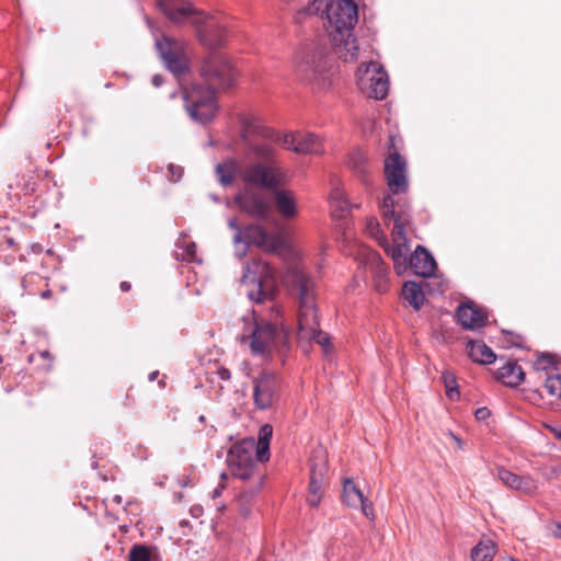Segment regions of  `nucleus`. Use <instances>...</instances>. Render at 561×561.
I'll return each mask as SVG.
<instances>
[{
	"label": "nucleus",
	"mask_w": 561,
	"mask_h": 561,
	"mask_svg": "<svg viewBox=\"0 0 561 561\" xmlns=\"http://www.w3.org/2000/svg\"><path fill=\"white\" fill-rule=\"evenodd\" d=\"M497 478L505 486L524 495L534 496L538 493V481L531 476H518L501 467L497 469Z\"/></svg>",
	"instance_id": "6ab92c4d"
},
{
	"label": "nucleus",
	"mask_w": 561,
	"mask_h": 561,
	"mask_svg": "<svg viewBox=\"0 0 561 561\" xmlns=\"http://www.w3.org/2000/svg\"><path fill=\"white\" fill-rule=\"evenodd\" d=\"M151 82L156 88H159L163 83V77L161 75H154Z\"/></svg>",
	"instance_id": "a18cd8bd"
},
{
	"label": "nucleus",
	"mask_w": 561,
	"mask_h": 561,
	"mask_svg": "<svg viewBox=\"0 0 561 561\" xmlns=\"http://www.w3.org/2000/svg\"><path fill=\"white\" fill-rule=\"evenodd\" d=\"M408 267H410L415 275L430 277L434 274L436 262L424 247L417 245L410 259H407V268Z\"/></svg>",
	"instance_id": "aec40b11"
},
{
	"label": "nucleus",
	"mask_w": 561,
	"mask_h": 561,
	"mask_svg": "<svg viewBox=\"0 0 561 561\" xmlns=\"http://www.w3.org/2000/svg\"><path fill=\"white\" fill-rule=\"evenodd\" d=\"M119 287L123 291H128L130 289V284L128 282H122Z\"/></svg>",
	"instance_id": "09e8293b"
},
{
	"label": "nucleus",
	"mask_w": 561,
	"mask_h": 561,
	"mask_svg": "<svg viewBox=\"0 0 561 561\" xmlns=\"http://www.w3.org/2000/svg\"><path fill=\"white\" fill-rule=\"evenodd\" d=\"M41 357L42 358H49L50 357V354L48 351H43L39 353Z\"/></svg>",
	"instance_id": "603ef678"
},
{
	"label": "nucleus",
	"mask_w": 561,
	"mask_h": 561,
	"mask_svg": "<svg viewBox=\"0 0 561 561\" xmlns=\"http://www.w3.org/2000/svg\"><path fill=\"white\" fill-rule=\"evenodd\" d=\"M467 347L469 357L478 364L489 365L496 358L492 348L482 341H469Z\"/></svg>",
	"instance_id": "393cba45"
},
{
	"label": "nucleus",
	"mask_w": 561,
	"mask_h": 561,
	"mask_svg": "<svg viewBox=\"0 0 561 561\" xmlns=\"http://www.w3.org/2000/svg\"><path fill=\"white\" fill-rule=\"evenodd\" d=\"M240 135L247 141L251 136H260L262 141H249L250 153L264 161H273L277 147H284L296 153L320 154L324 151L322 140L312 133L295 131L280 135L262 124L256 116H245L241 119Z\"/></svg>",
	"instance_id": "f257e3e1"
},
{
	"label": "nucleus",
	"mask_w": 561,
	"mask_h": 561,
	"mask_svg": "<svg viewBox=\"0 0 561 561\" xmlns=\"http://www.w3.org/2000/svg\"><path fill=\"white\" fill-rule=\"evenodd\" d=\"M360 508H362V512L363 514L369 518V519H374L375 515H374V508H373V505L371 503H369L367 501V499L364 496L363 497V502L359 503Z\"/></svg>",
	"instance_id": "e433bc0d"
},
{
	"label": "nucleus",
	"mask_w": 561,
	"mask_h": 561,
	"mask_svg": "<svg viewBox=\"0 0 561 561\" xmlns=\"http://www.w3.org/2000/svg\"><path fill=\"white\" fill-rule=\"evenodd\" d=\"M240 341L249 343L253 355L267 357L274 352H280L287 345L288 334L282 323L255 319L249 329V334H243Z\"/></svg>",
	"instance_id": "423d86ee"
},
{
	"label": "nucleus",
	"mask_w": 561,
	"mask_h": 561,
	"mask_svg": "<svg viewBox=\"0 0 561 561\" xmlns=\"http://www.w3.org/2000/svg\"><path fill=\"white\" fill-rule=\"evenodd\" d=\"M546 363H547V364H550V359L548 358V356H542V357H539V358L537 359V362H536V366H537L538 368H542V369H545V368H546V366H545V364H546Z\"/></svg>",
	"instance_id": "c03bdc74"
},
{
	"label": "nucleus",
	"mask_w": 561,
	"mask_h": 561,
	"mask_svg": "<svg viewBox=\"0 0 561 561\" xmlns=\"http://www.w3.org/2000/svg\"><path fill=\"white\" fill-rule=\"evenodd\" d=\"M364 494L350 478L343 483V500L351 507H358L363 502Z\"/></svg>",
	"instance_id": "7c9ffc66"
},
{
	"label": "nucleus",
	"mask_w": 561,
	"mask_h": 561,
	"mask_svg": "<svg viewBox=\"0 0 561 561\" xmlns=\"http://www.w3.org/2000/svg\"><path fill=\"white\" fill-rule=\"evenodd\" d=\"M190 513L194 518H198L203 515L204 510L201 505H194L191 507Z\"/></svg>",
	"instance_id": "a19ab883"
},
{
	"label": "nucleus",
	"mask_w": 561,
	"mask_h": 561,
	"mask_svg": "<svg viewBox=\"0 0 561 561\" xmlns=\"http://www.w3.org/2000/svg\"><path fill=\"white\" fill-rule=\"evenodd\" d=\"M380 209L385 224L390 225V222H393L391 230L392 243L390 244L381 232L380 225L376 218L367 220L366 230L385 249L393 261L394 271L401 275L407 271V253L410 251L407 238V228L411 225L410 205L403 196L394 198L391 195H386L380 204Z\"/></svg>",
	"instance_id": "f03ea898"
},
{
	"label": "nucleus",
	"mask_w": 561,
	"mask_h": 561,
	"mask_svg": "<svg viewBox=\"0 0 561 561\" xmlns=\"http://www.w3.org/2000/svg\"><path fill=\"white\" fill-rule=\"evenodd\" d=\"M245 237L249 243L255 244L268 252L277 251L283 244L280 236L267 233L260 226H250L245 231Z\"/></svg>",
	"instance_id": "412c9836"
},
{
	"label": "nucleus",
	"mask_w": 561,
	"mask_h": 561,
	"mask_svg": "<svg viewBox=\"0 0 561 561\" xmlns=\"http://www.w3.org/2000/svg\"><path fill=\"white\" fill-rule=\"evenodd\" d=\"M225 489L224 483H219L218 486H216L211 492V497L217 499L221 495L222 490Z\"/></svg>",
	"instance_id": "37998d69"
},
{
	"label": "nucleus",
	"mask_w": 561,
	"mask_h": 561,
	"mask_svg": "<svg viewBox=\"0 0 561 561\" xmlns=\"http://www.w3.org/2000/svg\"><path fill=\"white\" fill-rule=\"evenodd\" d=\"M273 435V427L264 424L259 431L257 442H255V456L257 461H267L270 458V443Z\"/></svg>",
	"instance_id": "bb28decb"
},
{
	"label": "nucleus",
	"mask_w": 561,
	"mask_h": 561,
	"mask_svg": "<svg viewBox=\"0 0 561 561\" xmlns=\"http://www.w3.org/2000/svg\"><path fill=\"white\" fill-rule=\"evenodd\" d=\"M20 261L24 262L26 259H25V255L21 254L20 257H19Z\"/></svg>",
	"instance_id": "6e6d98bb"
},
{
	"label": "nucleus",
	"mask_w": 561,
	"mask_h": 561,
	"mask_svg": "<svg viewBox=\"0 0 561 561\" xmlns=\"http://www.w3.org/2000/svg\"><path fill=\"white\" fill-rule=\"evenodd\" d=\"M159 5L173 23H191L196 28L199 43L214 50L222 47L229 37L228 23L221 14H206L185 0H160Z\"/></svg>",
	"instance_id": "39448f33"
},
{
	"label": "nucleus",
	"mask_w": 561,
	"mask_h": 561,
	"mask_svg": "<svg viewBox=\"0 0 561 561\" xmlns=\"http://www.w3.org/2000/svg\"><path fill=\"white\" fill-rule=\"evenodd\" d=\"M236 203L243 211L255 218H267L272 210L270 201L250 187H245L236 196Z\"/></svg>",
	"instance_id": "a211bd4d"
},
{
	"label": "nucleus",
	"mask_w": 561,
	"mask_h": 561,
	"mask_svg": "<svg viewBox=\"0 0 561 561\" xmlns=\"http://www.w3.org/2000/svg\"><path fill=\"white\" fill-rule=\"evenodd\" d=\"M113 501L116 502L117 504H121L122 503V496L121 495H115L113 497Z\"/></svg>",
	"instance_id": "5fc2aeb1"
},
{
	"label": "nucleus",
	"mask_w": 561,
	"mask_h": 561,
	"mask_svg": "<svg viewBox=\"0 0 561 561\" xmlns=\"http://www.w3.org/2000/svg\"><path fill=\"white\" fill-rule=\"evenodd\" d=\"M169 171L174 181H179L183 175V168L180 165L170 164Z\"/></svg>",
	"instance_id": "4c0bfd02"
},
{
	"label": "nucleus",
	"mask_w": 561,
	"mask_h": 561,
	"mask_svg": "<svg viewBox=\"0 0 561 561\" xmlns=\"http://www.w3.org/2000/svg\"><path fill=\"white\" fill-rule=\"evenodd\" d=\"M185 108L190 117L199 124L211 122L218 112L216 90L196 83L186 89L183 94Z\"/></svg>",
	"instance_id": "1a4fd4ad"
},
{
	"label": "nucleus",
	"mask_w": 561,
	"mask_h": 561,
	"mask_svg": "<svg viewBox=\"0 0 561 561\" xmlns=\"http://www.w3.org/2000/svg\"><path fill=\"white\" fill-rule=\"evenodd\" d=\"M158 374H159L158 371H152V373L149 375V380H150V381L156 380V378L158 377Z\"/></svg>",
	"instance_id": "864d4df0"
},
{
	"label": "nucleus",
	"mask_w": 561,
	"mask_h": 561,
	"mask_svg": "<svg viewBox=\"0 0 561 561\" xmlns=\"http://www.w3.org/2000/svg\"><path fill=\"white\" fill-rule=\"evenodd\" d=\"M238 170L239 164L233 159H228L216 165V174L222 185L231 184Z\"/></svg>",
	"instance_id": "c756f323"
},
{
	"label": "nucleus",
	"mask_w": 561,
	"mask_h": 561,
	"mask_svg": "<svg viewBox=\"0 0 561 561\" xmlns=\"http://www.w3.org/2000/svg\"><path fill=\"white\" fill-rule=\"evenodd\" d=\"M543 387L550 396H559L561 399V375L548 376Z\"/></svg>",
	"instance_id": "f704fd0d"
},
{
	"label": "nucleus",
	"mask_w": 561,
	"mask_h": 561,
	"mask_svg": "<svg viewBox=\"0 0 561 561\" xmlns=\"http://www.w3.org/2000/svg\"><path fill=\"white\" fill-rule=\"evenodd\" d=\"M507 561H516V560L511 558V559H508Z\"/></svg>",
	"instance_id": "bf43d9fd"
},
{
	"label": "nucleus",
	"mask_w": 561,
	"mask_h": 561,
	"mask_svg": "<svg viewBox=\"0 0 561 561\" xmlns=\"http://www.w3.org/2000/svg\"><path fill=\"white\" fill-rule=\"evenodd\" d=\"M556 436H557L558 438H561V432H557V433H556Z\"/></svg>",
	"instance_id": "13d9d810"
},
{
	"label": "nucleus",
	"mask_w": 561,
	"mask_h": 561,
	"mask_svg": "<svg viewBox=\"0 0 561 561\" xmlns=\"http://www.w3.org/2000/svg\"><path fill=\"white\" fill-rule=\"evenodd\" d=\"M449 436L457 443L458 447H461V439L455 435L453 432L449 433Z\"/></svg>",
	"instance_id": "8fccbe9b"
},
{
	"label": "nucleus",
	"mask_w": 561,
	"mask_h": 561,
	"mask_svg": "<svg viewBox=\"0 0 561 561\" xmlns=\"http://www.w3.org/2000/svg\"><path fill=\"white\" fill-rule=\"evenodd\" d=\"M366 161L365 153L359 149H354L348 156L347 165L357 176H364L367 173Z\"/></svg>",
	"instance_id": "2f4dec72"
},
{
	"label": "nucleus",
	"mask_w": 561,
	"mask_h": 561,
	"mask_svg": "<svg viewBox=\"0 0 561 561\" xmlns=\"http://www.w3.org/2000/svg\"><path fill=\"white\" fill-rule=\"evenodd\" d=\"M385 178L391 196L404 194L408 190L407 162L398 153H390L385 160Z\"/></svg>",
	"instance_id": "dca6fc26"
},
{
	"label": "nucleus",
	"mask_w": 561,
	"mask_h": 561,
	"mask_svg": "<svg viewBox=\"0 0 561 561\" xmlns=\"http://www.w3.org/2000/svg\"><path fill=\"white\" fill-rule=\"evenodd\" d=\"M242 139L244 146L245 157L251 160L259 161L248 168L244 169L242 173V180L247 185H252L256 187L264 188H275L280 184V171L275 165L277 154L275 156L273 161H264L262 159H257L253 153H250L249 150V141H262L260 136H251L249 140Z\"/></svg>",
	"instance_id": "9d476101"
},
{
	"label": "nucleus",
	"mask_w": 561,
	"mask_h": 561,
	"mask_svg": "<svg viewBox=\"0 0 561 561\" xmlns=\"http://www.w3.org/2000/svg\"><path fill=\"white\" fill-rule=\"evenodd\" d=\"M220 477H221L222 480H226L227 479V473L222 472Z\"/></svg>",
	"instance_id": "4d7b16f0"
},
{
	"label": "nucleus",
	"mask_w": 561,
	"mask_h": 561,
	"mask_svg": "<svg viewBox=\"0 0 561 561\" xmlns=\"http://www.w3.org/2000/svg\"><path fill=\"white\" fill-rule=\"evenodd\" d=\"M495 378L508 387L518 386L525 378L519 365L513 360H505L495 371Z\"/></svg>",
	"instance_id": "5701e85b"
},
{
	"label": "nucleus",
	"mask_w": 561,
	"mask_h": 561,
	"mask_svg": "<svg viewBox=\"0 0 561 561\" xmlns=\"http://www.w3.org/2000/svg\"><path fill=\"white\" fill-rule=\"evenodd\" d=\"M283 282L290 295L298 301V339L313 341L322 346L324 352H328L330 348V337L320 330L316 280L306 273L302 265L293 264L284 275Z\"/></svg>",
	"instance_id": "7ed1b4c3"
},
{
	"label": "nucleus",
	"mask_w": 561,
	"mask_h": 561,
	"mask_svg": "<svg viewBox=\"0 0 561 561\" xmlns=\"http://www.w3.org/2000/svg\"><path fill=\"white\" fill-rule=\"evenodd\" d=\"M442 378L446 388V394L453 400L459 398V390L455 376L445 371Z\"/></svg>",
	"instance_id": "473e14b6"
},
{
	"label": "nucleus",
	"mask_w": 561,
	"mask_h": 561,
	"mask_svg": "<svg viewBox=\"0 0 561 561\" xmlns=\"http://www.w3.org/2000/svg\"><path fill=\"white\" fill-rule=\"evenodd\" d=\"M129 561H151V553L146 546H134L128 556Z\"/></svg>",
	"instance_id": "72a5a7b5"
},
{
	"label": "nucleus",
	"mask_w": 561,
	"mask_h": 561,
	"mask_svg": "<svg viewBox=\"0 0 561 561\" xmlns=\"http://www.w3.org/2000/svg\"><path fill=\"white\" fill-rule=\"evenodd\" d=\"M274 203L278 214L284 218H294L298 214L297 202L294 193L279 190L275 192Z\"/></svg>",
	"instance_id": "b1692460"
},
{
	"label": "nucleus",
	"mask_w": 561,
	"mask_h": 561,
	"mask_svg": "<svg viewBox=\"0 0 561 561\" xmlns=\"http://www.w3.org/2000/svg\"><path fill=\"white\" fill-rule=\"evenodd\" d=\"M30 250L35 254H39L43 252V245L39 243H32L30 245Z\"/></svg>",
	"instance_id": "49530a36"
},
{
	"label": "nucleus",
	"mask_w": 561,
	"mask_h": 561,
	"mask_svg": "<svg viewBox=\"0 0 561 561\" xmlns=\"http://www.w3.org/2000/svg\"><path fill=\"white\" fill-rule=\"evenodd\" d=\"M253 402L257 410L271 409L276 400L278 381L277 377L267 371H262L253 378Z\"/></svg>",
	"instance_id": "f3484780"
},
{
	"label": "nucleus",
	"mask_w": 561,
	"mask_h": 561,
	"mask_svg": "<svg viewBox=\"0 0 561 561\" xmlns=\"http://www.w3.org/2000/svg\"><path fill=\"white\" fill-rule=\"evenodd\" d=\"M216 375H218V377L225 381L231 378L230 370L225 367H218L216 370Z\"/></svg>",
	"instance_id": "58836bf2"
},
{
	"label": "nucleus",
	"mask_w": 561,
	"mask_h": 561,
	"mask_svg": "<svg viewBox=\"0 0 561 561\" xmlns=\"http://www.w3.org/2000/svg\"><path fill=\"white\" fill-rule=\"evenodd\" d=\"M156 48L165 68L176 78L190 70L187 44L180 39L162 36L156 39Z\"/></svg>",
	"instance_id": "ddd939ff"
},
{
	"label": "nucleus",
	"mask_w": 561,
	"mask_h": 561,
	"mask_svg": "<svg viewBox=\"0 0 561 561\" xmlns=\"http://www.w3.org/2000/svg\"><path fill=\"white\" fill-rule=\"evenodd\" d=\"M402 297L415 310H419L425 300V295L421 286L415 282H407L402 288Z\"/></svg>",
	"instance_id": "c85d7f7f"
},
{
	"label": "nucleus",
	"mask_w": 561,
	"mask_h": 561,
	"mask_svg": "<svg viewBox=\"0 0 561 561\" xmlns=\"http://www.w3.org/2000/svg\"><path fill=\"white\" fill-rule=\"evenodd\" d=\"M328 50L324 44L313 42L305 45L296 57V73L309 83H321L328 72Z\"/></svg>",
	"instance_id": "6e6552de"
},
{
	"label": "nucleus",
	"mask_w": 561,
	"mask_h": 561,
	"mask_svg": "<svg viewBox=\"0 0 561 561\" xmlns=\"http://www.w3.org/2000/svg\"><path fill=\"white\" fill-rule=\"evenodd\" d=\"M308 14L325 12L327 33L339 58L355 61L359 47L353 34L358 21V7L355 0H312L306 8Z\"/></svg>",
	"instance_id": "20e7f679"
},
{
	"label": "nucleus",
	"mask_w": 561,
	"mask_h": 561,
	"mask_svg": "<svg viewBox=\"0 0 561 561\" xmlns=\"http://www.w3.org/2000/svg\"><path fill=\"white\" fill-rule=\"evenodd\" d=\"M228 224H229V227H230L231 229H236V230H238V233H237V234H236V237H234V241H236V242L240 241V228H239V226H238L237 219H236V218L229 219V222H228Z\"/></svg>",
	"instance_id": "79ce46f5"
},
{
	"label": "nucleus",
	"mask_w": 561,
	"mask_h": 561,
	"mask_svg": "<svg viewBox=\"0 0 561 561\" xmlns=\"http://www.w3.org/2000/svg\"><path fill=\"white\" fill-rule=\"evenodd\" d=\"M554 536L561 538V523L557 524V530L554 531Z\"/></svg>",
	"instance_id": "3c124183"
},
{
	"label": "nucleus",
	"mask_w": 561,
	"mask_h": 561,
	"mask_svg": "<svg viewBox=\"0 0 561 561\" xmlns=\"http://www.w3.org/2000/svg\"><path fill=\"white\" fill-rule=\"evenodd\" d=\"M330 205L335 217H344L350 213L352 205L348 202L343 187L336 185L330 193Z\"/></svg>",
	"instance_id": "a878e982"
},
{
	"label": "nucleus",
	"mask_w": 561,
	"mask_h": 561,
	"mask_svg": "<svg viewBox=\"0 0 561 561\" xmlns=\"http://www.w3.org/2000/svg\"><path fill=\"white\" fill-rule=\"evenodd\" d=\"M255 439L244 438L234 443L227 454L230 474L240 480H249L256 470Z\"/></svg>",
	"instance_id": "f8f14e48"
},
{
	"label": "nucleus",
	"mask_w": 561,
	"mask_h": 561,
	"mask_svg": "<svg viewBox=\"0 0 561 561\" xmlns=\"http://www.w3.org/2000/svg\"><path fill=\"white\" fill-rule=\"evenodd\" d=\"M457 319L460 325L468 330H479L485 323V316L478 308L469 304L459 305Z\"/></svg>",
	"instance_id": "4be33fe9"
},
{
	"label": "nucleus",
	"mask_w": 561,
	"mask_h": 561,
	"mask_svg": "<svg viewBox=\"0 0 561 561\" xmlns=\"http://www.w3.org/2000/svg\"><path fill=\"white\" fill-rule=\"evenodd\" d=\"M276 271L265 261L253 260L245 266L242 284L248 286L247 295L255 302L273 299L277 291Z\"/></svg>",
	"instance_id": "0eeeda50"
},
{
	"label": "nucleus",
	"mask_w": 561,
	"mask_h": 561,
	"mask_svg": "<svg viewBox=\"0 0 561 561\" xmlns=\"http://www.w3.org/2000/svg\"><path fill=\"white\" fill-rule=\"evenodd\" d=\"M357 85L362 92L375 100H382L389 90L388 75L383 68L375 61L363 64L358 67Z\"/></svg>",
	"instance_id": "4468645a"
},
{
	"label": "nucleus",
	"mask_w": 561,
	"mask_h": 561,
	"mask_svg": "<svg viewBox=\"0 0 561 561\" xmlns=\"http://www.w3.org/2000/svg\"><path fill=\"white\" fill-rule=\"evenodd\" d=\"M496 553V545L492 539L483 538L471 549L472 561H492Z\"/></svg>",
	"instance_id": "cd10ccee"
},
{
	"label": "nucleus",
	"mask_w": 561,
	"mask_h": 561,
	"mask_svg": "<svg viewBox=\"0 0 561 561\" xmlns=\"http://www.w3.org/2000/svg\"><path fill=\"white\" fill-rule=\"evenodd\" d=\"M4 243L7 244L8 248H15L16 247V242L11 237L5 238Z\"/></svg>",
	"instance_id": "de8ad7c7"
},
{
	"label": "nucleus",
	"mask_w": 561,
	"mask_h": 561,
	"mask_svg": "<svg viewBox=\"0 0 561 561\" xmlns=\"http://www.w3.org/2000/svg\"><path fill=\"white\" fill-rule=\"evenodd\" d=\"M328 474V455L325 449L317 447L310 456V481L307 502L310 506H318Z\"/></svg>",
	"instance_id": "2eb2a0df"
},
{
	"label": "nucleus",
	"mask_w": 561,
	"mask_h": 561,
	"mask_svg": "<svg viewBox=\"0 0 561 561\" xmlns=\"http://www.w3.org/2000/svg\"><path fill=\"white\" fill-rule=\"evenodd\" d=\"M201 77L214 90H227L237 80V70L231 61L220 54H209L201 67Z\"/></svg>",
	"instance_id": "9b49d317"
},
{
	"label": "nucleus",
	"mask_w": 561,
	"mask_h": 561,
	"mask_svg": "<svg viewBox=\"0 0 561 561\" xmlns=\"http://www.w3.org/2000/svg\"><path fill=\"white\" fill-rule=\"evenodd\" d=\"M489 415L490 411L486 408H480L476 411V417L478 420H485Z\"/></svg>",
	"instance_id": "ea45409f"
},
{
	"label": "nucleus",
	"mask_w": 561,
	"mask_h": 561,
	"mask_svg": "<svg viewBox=\"0 0 561 561\" xmlns=\"http://www.w3.org/2000/svg\"><path fill=\"white\" fill-rule=\"evenodd\" d=\"M180 249H182V253L180 254L183 260L188 262L196 261V244L194 242H190L186 245L178 244Z\"/></svg>",
	"instance_id": "c9c22d12"
}]
</instances>
